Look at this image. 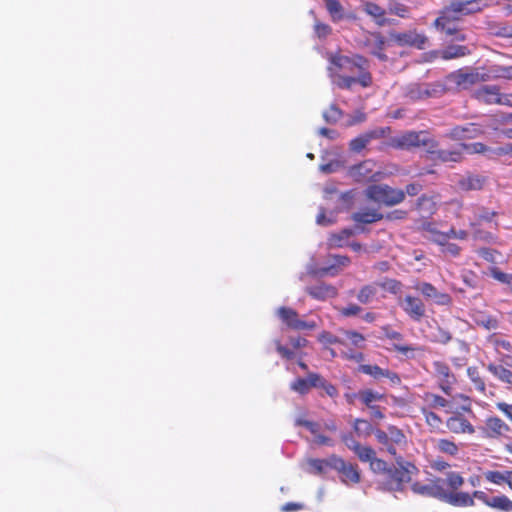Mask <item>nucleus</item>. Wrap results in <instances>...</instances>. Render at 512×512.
Segmentation results:
<instances>
[{
  "instance_id": "nucleus-24",
  "label": "nucleus",
  "mask_w": 512,
  "mask_h": 512,
  "mask_svg": "<svg viewBox=\"0 0 512 512\" xmlns=\"http://www.w3.org/2000/svg\"><path fill=\"white\" fill-rule=\"evenodd\" d=\"M487 370L496 377L499 381L506 384L508 388H512V371L507 369L506 367L495 364V363H489L486 366Z\"/></svg>"
},
{
  "instance_id": "nucleus-54",
  "label": "nucleus",
  "mask_w": 512,
  "mask_h": 512,
  "mask_svg": "<svg viewBox=\"0 0 512 512\" xmlns=\"http://www.w3.org/2000/svg\"><path fill=\"white\" fill-rule=\"evenodd\" d=\"M307 382L308 381L306 378H298L294 382L291 383L290 388H291V390H293L301 395H304V394L308 393V391L310 390V386Z\"/></svg>"
},
{
  "instance_id": "nucleus-32",
  "label": "nucleus",
  "mask_w": 512,
  "mask_h": 512,
  "mask_svg": "<svg viewBox=\"0 0 512 512\" xmlns=\"http://www.w3.org/2000/svg\"><path fill=\"white\" fill-rule=\"evenodd\" d=\"M328 71L332 82L340 88L349 89L356 83L355 77L340 75L332 66H329Z\"/></svg>"
},
{
  "instance_id": "nucleus-52",
  "label": "nucleus",
  "mask_w": 512,
  "mask_h": 512,
  "mask_svg": "<svg viewBox=\"0 0 512 512\" xmlns=\"http://www.w3.org/2000/svg\"><path fill=\"white\" fill-rule=\"evenodd\" d=\"M369 62L367 61V66L364 69H358V77L356 78V83H359L362 87H368L371 85L372 77L370 72L368 71Z\"/></svg>"
},
{
  "instance_id": "nucleus-38",
  "label": "nucleus",
  "mask_w": 512,
  "mask_h": 512,
  "mask_svg": "<svg viewBox=\"0 0 512 512\" xmlns=\"http://www.w3.org/2000/svg\"><path fill=\"white\" fill-rule=\"evenodd\" d=\"M488 506L503 511H512V501L505 495H490Z\"/></svg>"
},
{
  "instance_id": "nucleus-21",
  "label": "nucleus",
  "mask_w": 512,
  "mask_h": 512,
  "mask_svg": "<svg viewBox=\"0 0 512 512\" xmlns=\"http://www.w3.org/2000/svg\"><path fill=\"white\" fill-rule=\"evenodd\" d=\"M383 215L374 208H363L352 214V220L356 223L371 224L380 221Z\"/></svg>"
},
{
  "instance_id": "nucleus-36",
  "label": "nucleus",
  "mask_w": 512,
  "mask_h": 512,
  "mask_svg": "<svg viewBox=\"0 0 512 512\" xmlns=\"http://www.w3.org/2000/svg\"><path fill=\"white\" fill-rule=\"evenodd\" d=\"M496 215L497 213L494 211H490L483 207L479 208L475 212L474 219L470 220L469 225L471 228L478 227L484 222H491Z\"/></svg>"
},
{
  "instance_id": "nucleus-14",
  "label": "nucleus",
  "mask_w": 512,
  "mask_h": 512,
  "mask_svg": "<svg viewBox=\"0 0 512 512\" xmlns=\"http://www.w3.org/2000/svg\"><path fill=\"white\" fill-rule=\"evenodd\" d=\"M452 78L457 85L462 86L463 88H467L468 86L478 82H485L489 80V77L486 76V72L478 70L471 72L459 70L457 73L452 75Z\"/></svg>"
},
{
  "instance_id": "nucleus-18",
  "label": "nucleus",
  "mask_w": 512,
  "mask_h": 512,
  "mask_svg": "<svg viewBox=\"0 0 512 512\" xmlns=\"http://www.w3.org/2000/svg\"><path fill=\"white\" fill-rule=\"evenodd\" d=\"M334 260V263L328 267H324L321 269H314L312 267H308V273L323 277L325 275L335 276L338 273V267H345L349 264L350 260L347 256L343 255H333L331 256Z\"/></svg>"
},
{
  "instance_id": "nucleus-60",
  "label": "nucleus",
  "mask_w": 512,
  "mask_h": 512,
  "mask_svg": "<svg viewBox=\"0 0 512 512\" xmlns=\"http://www.w3.org/2000/svg\"><path fill=\"white\" fill-rule=\"evenodd\" d=\"M345 335L354 346L359 348L363 347L365 337L362 334L355 331H346Z\"/></svg>"
},
{
  "instance_id": "nucleus-44",
  "label": "nucleus",
  "mask_w": 512,
  "mask_h": 512,
  "mask_svg": "<svg viewBox=\"0 0 512 512\" xmlns=\"http://www.w3.org/2000/svg\"><path fill=\"white\" fill-rule=\"evenodd\" d=\"M359 370L374 379H380L384 377L385 369H382L381 367L377 365H369V364H363L360 365Z\"/></svg>"
},
{
  "instance_id": "nucleus-5",
  "label": "nucleus",
  "mask_w": 512,
  "mask_h": 512,
  "mask_svg": "<svg viewBox=\"0 0 512 512\" xmlns=\"http://www.w3.org/2000/svg\"><path fill=\"white\" fill-rule=\"evenodd\" d=\"M398 145L402 148L423 147L426 152L434 153L437 147L435 140L427 132H408L398 139Z\"/></svg>"
},
{
  "instance_id": "nucleus-2",
  "label": "nucleus",
  "mask_w": 512,
  "mask_h": 512,
  "mask_svg": "<svg viewBox=\"0 0 512 512\" xmlns=\"http://www.w3.org/2000/svg\"><path fill=\"white\" fill-rule=\"evenodd\" d=\"M365 196L378 204L394 206L404 200L405 192L385 184H374L365 189Z\"/></svg>"
},
{
  "instance_id": "nucleus-62",
  "label": "nucleus",
  "mask_w": 512,
  "mask_h": 512,
  "mask_svg": "<svg viewBox=\"0 0 512 512\" xmlns=\"http://www.w3.org/2000/svg\"><path fill=\"white\" fill-rule=\"evenodd\" d=\"M473 230V238L475 240L491 242L494 239V236L490 232L482 231L478 227L473 228Z\"/></svg>"
},
{
  "instance_id": "nucleus-10",
  "label": "nucleus",
  "mask_w": 512,
  "mask_h": 512,
  "mask_svg": "<svg viewBox=\"0 0 512 512\" xmlns=\"http://www.w3.org/2000/svg\"><path fill=\"white\" fill-rule=\"evenodd\" d=\"M400 307L414 321H420L426 314L424 302L412 295H405L400 299Z\"/></svg>"
},
{
  "instance_id": "nucleus-57",
  "label": "nucleus",
  "mask_w": 512,
  "mask_h": 512,
  "mask_svg": "<svg viewBox=\"0 0 512 512\" xmlns=\"http://www.w3.org/2000/svg\"><path fill=\"white\" fill-rule=\"evenodd\" d=\"M335 222V214L330 213L329 216H326V211L324 208H320V211L316 218V223L321 226H328Z\"/></svg>"
},
{
  "instance_id": "nucleus-25",
  "label": "nucleus",
  "mask_w": 512,
  "mask_h": 512,
  "mask_svg": "<svg viewBox=\"0 0 512 512\" xmlns=\"http://www.w3.org/2000/svg\"><path fill=\"white\" fill-rule=\"evenodd\" d=\"M448 428L454 433H469L475 432L474 427L469 421L462 417H451L447 422Z\"/></svg>"
},
{
  "instance_id": "nucleus-17",
  "label": "nucleus",
  "mask_w": 512,
  "mask_h": 512,
  "mask_svg": "<svg viewBox=\"0 0 512 512\" xmlns=\"http://www.w3.org/2000/svg\"><path fill=\"white\" fill-rule=\"evenodd\" d=\"M483 134V130L478 124L468 123L464 126H456L451 129L449 136L453 139H473Z\"/></svg>"
},
{
  "instance_id": "nucleus-22",
  "label": "nucleus",
  "mask_w": 512,
  "mask_h": 512,
  "mask_svg": "<svg viewBox=\"0 0 512 512\" xmlns=\"http://www.w3.org/2000/svg\"><path fill=\"white\" fill-rule=\"evenodd\" d=\"M423 230L426 232V238L442 248L448 244V234L441 232L437 229L436 225L432 222L423 224Z\"/></svg>"
},
{
  "instance_id": "nucleus-13",
  "label": "nucleus",
  "mask_w": 512,
  "mask_h": 512,
  "mask_svg": "<svg viewBox=\"0 0 512 512\" xmlns=\"http://www.w3.org/2000/svg\"><path fill=\"white\" fill-rule=\"evenodd\" d=\"M416 289L420 291L426 299L432 300L436 305L449 306L452 303V297L449 294L437 290L431 283H420L417 285Z\"/></svg>"
},
{
  "instance_id": "nucleus-39",
  "label": "nucleus",
  "mask_w": 512,
  "mask_h": 512,
  "mask_svg": "<svg viewBox=\"0 0 512 512\" xmlns=\"http://www.w3.org/2000/svg\"><path fill=\"white\" fill-rule=\"evenodd\" d=\"M326 8L333 21L344 18V8L338 0H325Z\"/></svg>"
},
{
  "instance_id": "nucleus-48",
  "label": "nucleus",
  "mask_w": 512,
  "mask_h": 512,
  "mask_svg": "<svg viewBox=\"0 0 512 512\" xmlns=\"http://www.w3.org/2000/svg\"><path fill=\"white\" fill-rule=\"evenodd\" d=\"M296 426H304L307 428L314 436L319 433L320 425L316 422L306 420L303 416H298L295 419Z\"/></svg>"
},
{
  "instance_id": "nucleus-34",
  "label": "nucleus",
  "mask_w": 512,
  "mask_h": 512,
  "mask_svg": "<svg viewBox=\"0 0 512 512\" xmlns=\"http://www.w3.org/2000/svg\"><path fill=\"white\" fill-rule=\"evenodd\" d=\"M434 448L443 454L456 456L459 453V447L448 439H438L434 441Z\"/></svg>"
},
{
  "instance_id": "nucleus-41",
  "label": "nucleus",
  "mask_w": 512,
  "mask_h": 512,
  "mask_svg": "<svg viewBox=\"0 0 512 512\" xmlns=\"http://www.w3.org/2000/svg\"><path fill=\"white\" fill-rule=\"evenodd\" d=\"M388 9L389 13L401 18H407L409 16V7L400 0H391Z\"/></svg>"
},
{
  "instance_id": "nucleus-30",
  "label": "nucleus",
  "mask_w": 512,
  "mask_h": 512,
  "mask_svg": "<svg viewBox=\"0 0 512 512\" xmlns=\"http://www.w3.org/2000/svg\"><path fill=\"white\" fill-rule=\"evenodd\" d=\"M486 76L491 79L512 80V65H492L490 66Z\"/></svg>"
},
{
  "instance_id": "nucleus-43",
  "label": "nucleus",
  "mask_w": 512,
  "mask_h": 512,
  "mask_svg": "<svg viewBox=\"0 0 512 512\" xmlns=\"http://www.w3.org/2000/svg\"><path fill=\"white\" fill-rule=\"evenodd\" d=\"M467 375L471 382L474 384L475 388L479 392L484 393L486 390V385L484 380L481 378L478 369L476 367H469L467 369Z\"/></svg>"
},
{
  "instance_id": "nucleus-6",
  "label": "nucleus",
  "mask_w": 512,
  "mask_h": 512,
  "mask_svg": "<svg viewBox=\"0 0 512 512\" xmlns=\"http://www.w3.org/2000/svg\"><path fill=\"white\" fill-rule=\"evenodd\" d=\"M329 61L337 72L357 73L358 69H364L367 66V59L360 55L347 57L336 54L331 55Z\"/></svg>"
},
{
  "instance_id": "nucleus-4",
  "label": "nucleus",
  "mask_w": 512,
  "mask_h": 512,
  "mask_svg": "<svg viewBox=\"0 0 512 512\" xmlns=\"http://www.w3.org/2000/svg\"><path fill=\"white\" fill-rule=\"evenodd\" d=\"M411 472L406 467L391 466L384 478L381 485L384 490L391 492L404 491L405 485L411 480Z\"/></svg>"
},
{
  "instance_id": "nucleus-20",
  "label": "nucleus",
  "mask_w": 512,
  "mask_h": 512,
  "mask_svg": "<svg viewBox=\"0 0 512 512\" xmlns=\"http://www.w3.org/2000/svg\"><path fill=\"white\" fill-rule=\"evenodd\" d=\"M372 167L373 163L371 161H364L352 166L349 169V176L357 182L371 180L374 176L372 174Z\"/></svg>"
},
{
  "instance_id": "nucleus-28",
  "label": "nucleus",
  "mask_w": 512,
  "mask_h": 512,
  "mask_svg": "<svg viewBox=\"0 0 512 512\" xmlns=\"http://www.w3.org/2000/svg\"><path fill=\"white\" fill-rule=\"evenodd\" d=\"M484 477L487 481L501 485L507 483L512 488V471H487L484 473Z\"/></svg>"
},
{
  "instance_id": "nucleus-8",
  "label": "nucleus",
  "mask_w": 512,
  "mask_h": 512,
  "mask_svg": "<svg viewBox=\"0 0 512 512\" xmlns=\"http://www.w3.org/2000/svg\"><path fill=\"white\" fill-rule=\"evenodd\" d=\"M332 469L341 474V480L345 484L358 483L360 481V474L355 465L347 463L343 458L332 455Z\"/></svg>"
},
{
  "instance_id": "nucleus-49",
  "label": "nucleus",
  "mask_w": 512,
  "mask_h": 512,
  "mask_svg": "<svg viewBox=\"0 0 512 512\" xmlns=\"http://www.w3.org/2000/svg\"><path fill=\"white\" fill-rule=\"evenodd\" d=\"M452 336L451 333L441 327H437L436 332L432 334L431 340L433 342L441 343V344H447L449 341H451Z\"/></svg>"
},
{
  "instance_id": "nucleus-58",
  "label": "nucleus",
  "mask_w": 512,
  "mask_h": 512,
  "mask_svg": "<svg viewBox=\"0 0 512 512\" xmlns=\"http://www.w3.org/2000/svg\"><path fill=\"white\" fill-rule=\"evenodd\" d=\"M434 370L437 376L443 381L448 380L451 377L450 368L443 362H434Z\"/></svg>"
},
{
  "instance_id": "nucleus-56",
  "label": "nucleus",
  "mask_w": 512,
  "mask_h": 512,
  "mask_svg": "<svg viewBox=\"0 0 512 512\" xmlns=\"http://www.w3.org/2000/svg\"><path fill=\"white\" fill-rule=\"evenodd\" d=\"M354 429L359 435H369L372 432L371 424L363 419H356Z\"/></svg>"
},
{
  "instance_id": "nucleus-3",
  "label": "nucleus",
  "mask_w": 512,
  "mask_h": 512,
  "mask_svg": "<svg viewBox=\"0 0 512 512\" xmlns=\"http://www.w3.org/2000/svg\"><path fill=\"white\" fill-rule=\"evenodd\" d=\"M374 435L381 449L393 456H396L398 449H402L407 443L406 436L396 426H388L386 430L377 429Z\"/></svg>"
},
{
  "instance_id": "nucleus-16",
  "label": "nucleus",
  "mask_w": 512,
  "mask_h": 512,
  "mask_svg": "<svg viewBox=\"0 0 512 512\" xmlns=\"http://www.w3.org/2000/svg\"><path fill=\"white\" fill-rule=\"evenodd\" d=\"M365 46L369 52L381 61L387 60V55L383 53L385 48V38L380 33H372L366 37Z\"/></svg>"
},
{
  "instance_id": "nucleus-15",
  "label": "nucleus",
  "mask_w": 512,
  "mask_h": 512,
  "mask_svg": "<svg viewBox=\"0 0 512 512\" xmlns=\"http://www.w3.org/2000/svg\"><path fill=\"white\" fill-rule=\"evenodd\" d=\"M441 501L458 507L474 505L473 497L469 493L449 491L448 488L445 487L443 488Z\"/></svg>"
},
{
  "instance_id": "nucleus-33",
  "label": "nucleus",
  "mask_w": 512,
  "mask_h": 512,
  "mask_svg": "<svg viewBox=\"0 0 512 512\" xmlns=\"http://www.w3.org/2000/svg\"><path fill=\"white\" fill-rule=\"evenodd\" d=\"M378 136L377 131L366 132L350 142V149L354 152H360L366 145L374 138Z\"/></svg>"
},
{
  "instance_id": "nucleus-50",
  "label": "nucleus",
  "mask_w": 512,
  "mask_h": 512,
  "mask_svg": "<svg viewBox=\"0 0 512 512\" xmlns=\"http://www.w3.org/2000/svg\"><path fill=\"white\" fill-rule=\"evenodd\" d=\"M490 275L497 281L506 284L507 286H512V274L504 273L500 271L498 268H492L490 270Z\"/></svg>"
},
{
  "instance_id": "nucleus-26",
  "label": "nucleus",
  "mask_w": 512,
  "mask_h": 512,
  "mask_svg": "<svg viewBox=\"0 0 512 512\" xmlns=\"http://www.w3.org/2000/svg\"><path fill=\"white\" fill-rule=\"evenodd\" d=\"M485 177L468 175L460 179L459 186L464 191L480 190L484 186Z\"/></svg>"
},
{
  "instance_id": "nucleus-29",
  "label": "nucleus",
  "mask_w": 512,
  "mask_h": 512,
  "mask_svg": "<svg viewBox=\"0 0 512 512\" xmlns=\"http://www.w3.org/2000/svg\"><path fill=\"white\" fill-rule=\"evenodd\" d=\"M470 53L469 48L464 45H449L440 51L441 57L445 60L456 59Z\"/></svg>"
},
{
  "instance_id": "nucleus-53",
  "label": "nucleus",
  "mask_w": 512,
  "mask_h": 512,
  "mask_svg": "<svg viewBox=\"0 0 512 512\" xmlns=\"http://www.w3.org/2000/svg\"><path fill=\"white\" fill-rule=\"evenodd\" d=\"M354 453L362 462H370L371 459L375 456V451L372 448L368 446H362L361 444L359 445L358 449L354 451Z\"/></svg>"
},
{
  "instance_id": "nucleus-11",
  "label": "nucleus",
  "mask_w": 512,
  "mask_h": 512,
  "mask_svg": "<svg viewBox=\"0 0 512 512\" xmlns=\"http://www.w3.org/2000/svg\"><path fill=\"white\" fill-rule=\"evenodd\" d=\"M483 436L486 438H506L510 432V427L499 417H488L484 426L481 428Z\"/></svg>"
},
{
  "instance_id": "nucleus-37",
  "label": "nucleus",
  "mask_w": 512,
  "mask_h": 512,
  "mask_svg": "<svg viewBox=\"0 0 512 512\" xmlns=\"http://www.w3.org/2000/svg\"><path fill=\"white\" fill-rule=\"evenodd\" d=\"M462 149H464L468 154H486L489 158H494L493 149L483 143L475 142L471 144H461Z\"/></svg>"
},
{
  "instance_id": "nucleus-47",
  "label": "nucleus",
  "mask_w": 512,
  "mask_h": 512,
  "mask_svg": "<svg viewBox=\"0 0 512 512\" xmlns=\"http://www.w3.org/2000/svg\"><path fill=\"white\" fill-rule=\"evenodd\" d=\"M488 342L495 348L497 352L500 351V349H503L505 351H512V345L509 341L501 339L495 335H492L488 338Z\"/></svg>"
},
{
  "instance_id": "nucleus-12",
  "label": "nucleus",
  "mask_w": 512,
  "mask_h": 512,
  "mask_svg": "<svg viewBox=\"0 0 512 512\" xmlns=\"http://www.w3.org/2000/svg\"><path fill=\"white\" fill-rule=\"evenodd\" d=\"M390 36L400 46H414L418 49H423L427 42V37L416 30L392 32Z\"/></svg>"
},
{
  "instance_id": "nucleus-19",
  "label": "nucleus",
  "mask_w": 512,
  "mask_h": 512,
  "mask_svg": "<svg viewBox=\"0 0 512 512\" xmlns=\"http://www.w3.org/2000/svg\"><path fill=\"white\" fill-rule=\"evenodd\" d=\"M307 291L313 298L317 300L334 298L338 294V290L335 286L324 282L308 287Z\"/></svg>"
},
{
  "instance_id": "nucleus-35",
  "label": "nucleus",
  "mask_w": 512,
  "mask_h": 512,
  "mask_svg": "<svg viewBox=\"0 0 512 512\" xmlns=\"http://www.w3.org/2000/svg\"><path fill=\"white\" fill-rule=\"evenodd\" d=\"M362 7L365 13L378 20L377 23L379 25L384 24L385 20L383 17L385 15V10L381 6L374 2L366 1L363 3Z\"/></svg>"
},
{
  "instance_id": "nucleus-31",
  "label": "nucleus",
  "mask_w": 512,
  "mask_h": 512,
  "mask_svg": "<svg viewBox=\"0 0 512 512\" xmlns=\"http://www.w3.org/2000/svg\"><path fill=\"white\" fill-rule=\"evenodd\" d=\"M332 455L327 459H308L307 465L309 468L307 471L312 474L321 475L326 472V468H332Z\"/></svg>"
},
{
  "instance_id": "nucleus-63",
  "label": "nucleus",
  "mask_w": 512,
  "mask_h": 512,
  "mask_svg": "<svg viewBox=\"0 0 512 512\" xmlns=\"http://www.w3.org/2000/svg\"><path fill=\"white\" fill-rule=\"evenodd\" d=\"M342 441L353 452L358 449L360 443L354 438L352 434H343Z\"/></svg>"
},
{
  "instance_id": "nucleus-40",
  "label": "nucleus",
  "mask_w": 512,
  "mask_h": 512,
  "mask_svg": "<svg viewBox=\"0 0 512 512\" xmlns=\"http://www.w3.org/2000/svg\"><path fill=\"white\" fill-rule=\"evenodd\" d=\"M377 293L376 285H366L357 294V299L362 304L370 303Z\"/></svg>"
},
{
  "instance_id": "nucleus-42",
  "label": "nucleus",
  "mask_w": 512,
  "mask_h": 512,
  "mask_svg": "<svg viewBox=\"0 0 512 512\" xmlns=\"http://www.w3.org/2000/svg\"><path fill=\"white\" fill-rule=\"evenodd\" d=\"M442 480L445 482V488L449 487L452 491L459 489L464 484L463 477L457 472H448L446 478Z\"/></svg>"
},
{
  "instance_id": "nucleus-59",
  "label": "nucleus",
  "mask_w": 512,
  "mask_h": 512,
  "mask_svg": "<svg viewBox=\"0 0 512 512\" xmlns=\"http://www.w3.org/2000/svg\"><path fill=\"white\" fill-rule=\"evenodd\" d=\"M353 231L350 229H344L339 235H333L330 238V245L332 246H342L343 241L347 240L350 236H352Z\"/></svg>"
},
{
  "instance_id": "nucleus-46",
  "label": "nucleus",
  "mask_w": 512,
  "mask_h": 512,
  "mask_svg": "<svg viewBox=\"0 0 512 512\" xmlns=\"http://www.w3.org/2000/svg\"><path fill=\"white\" fill-rule=\"evenodd\" d=\"M342 114V111L335 104H332L328 110L323 112V118L327 123H336Z\"/></svg>"
},
{
  "instance_id": "nucleus-27",
  "label": "nucleus",
  "mask_w": 512,
  "mask_h": 512,
  "mask_svg": "<svg viewBox=\"0 0 512 512\" xmlns=\"http://www.w3.org/2000/svg\"><path fill=\"white\" fill-rule=\"evenodd\" d=\"M354 396H357V398L368 408H372V406H374L373 403L384 399V394H381L372 389L360 390Z\"/></svg>"
},
{
  "instance_id": "nucleus-9",
  "label": "nucleus",
  "mask_w": 512,
  "mask_h": 512,
  "mask_svg": "<svg viewBox=\"0 0 512 512\" xmlns=\"http://www.w3.org/2000/svg\"><path fill=\"white\" fill-rule=\"evenodd\" d=\"M277 314L281 321L291 329L312 330L316 327V323L314 321H303L299 319L297 312L293 309L280 307Z\"/></svg>"
},
{
  "instance_id": "nucleus-64",
  "label": "nucleus",
  "mask_w": 512,
  "mask_h": 512,
  "mask_svg": "<svg viewBox=\"0 0 512 512\" xmlns=\"http://www.w3.org/2000/svg\"><path fill=\"white\" fill-rule=\"evenodd\" d=\"M494 157L511 155L512 156V143H507L503 146H499L493 149Z\"/></svg>"
},
{
  "instance_id": "nucleus-7",
  "label": "nucleus",
  "mask_w": 512,
  "mask_h": 512,
  "mask_svg": "<svg viewBox=\"0 0 512 512\" xmlns=\"http://www.w3.org/2000/svg\"><path fill=\"white\" fill-rule=\"evenodd\" d=\"M444 486L445 482L442 478H436L428 483L414 482L411 484V490L417 495L432 497L441 501Z\"/></svg>"
},
{
  "instance_id": "nucleus-61",
  "label": "nucleus",
  "mask_w": 512,
  "mask_h": 512,
  "mask_svg": "<svg viewBox=\"0 0 512 512\" xmlns=\"http://www.w3.org/2000/svg\"><path fill=\"white\" fill-rule=\"evenodd\" d=\"M306 379L308 381L307 383L309 384L310 388L311 387L321 388V386L324 385V381H325V379L317 373H309Z\"/></svg>"
},
{
  "instance_id": "nucleus-51",
  "label": "nucleus",
  "mask_w": 512,
  "mask_h": 512,
  "mask_svg": "<svg viewBox=\"0 0 512 512\" xmlns=\"http://www.w3.org/2000/svg\"><path fill=\"white\" fill-rule=\"evenodd\" d=\"M437 155V158L440 159L443 162H456L460 159V152L458 151H447V150H440L436 151L434 149V153Z\"/></svg>"
},
{
  "instance_id": "nucleus-55",
  "label": "nucleus",
  "mask_w": 512,
  "mask_h": 512,
  "mask_svg": "<svg viewBox=\"0 0 512 512\" xmlns=\"http://www.w3.org/2000/svg\"><path fill=\"white\" fill-rule=\"evenodd\" d=\"M393 348L401 353L402 355L406 356L407 358H414L415 352L418 350H421L419 347L412 346V345H401L394 343Z\"/></svg>"
},
{
  "instance_id": "nucleus-1",
  "label": "nucleus",
  "mask_w": 512,
  "mask_h": 512,
  "mask_svg": "<svg viewBox=\"0 0 512 512\" xmlns=\"http://www.w3.org/2000/svg\"><path fill=\"white\" fill-rule=\"evenodd\" d=\"M481 10L478 0H452L441 12L435 20L434 25L437 29L445 30L448 34L455 31L449 27V21H457L462 16L475 13Z\"/></svg>"
},
{
  "instance_id": "nucleus-23",
  "label": "nucleus",
  "mask_w": 512,
  "mask_h": 512,
  "mask_svg": "<svg viewBox=\"0 0 512 512\" xmlns=\"http://www.w3.org/2000/svg\"><path fill=\"white\" fill-rule=\"evenodd\" d=\"M476 96L479 100L487 104H498L500 91L495 85H485L477 90Z\"/></svg>"
},
{
  "instance_id": "nucleus-45",
  "label": "nucleus",
  "mask_w": 512,
  "mask_h": 512,
  "mask_svg": "<svg viewBox=\"0 0 512 512\" xmlns=\"http://www.w3.org/2000/svg\"><path fill=\"white\" fill-rule=\"evenodd\" d=\"M391 466L384 460L376 458L375 456L370 461V468L374 473L381 474L383 477L386 475Z\"/></svg>"
}]
</instances>
